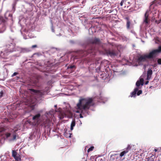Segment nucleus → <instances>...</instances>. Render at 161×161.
<instances>
[{"mask_svg": "<svg viewBox=\"0 0 161 161\" xmlns=\"http://www.w3.org/2000/svg\"><path fill=\"white\" fill-rule=\"evenodd\" d=\"M25 123H28L31 125H34L37 127H39L40 124V114H38L34 116L31 120L30 119H28Z\"/></svg>", "mask_w": 161, "mask_h": 161, "instance_id": "nucleus-3", "label": "nucleus"}, {"mask_svg": "<svg viewBox=\"0 0 161 161\" xmlns=\"http://www.w3.org/2000/svg\"><path fill=\"white\" fill-rule=\"evenodd\" d=\"M152 161H154V159H152Z\"/></svg>", "mask_w": 161, "mask_h": 161, "instance_id": "nucleus-45", "label": "nucleus"}, {"mask_svg": "<svg viewBox=\"0 0 161 161\" xmlns=\"http://www.w3.org/2000/svg\"><path fill=\"white\" fill-rule=\"evenodd\" d=\"M41 96H42V92H41Z\"/></svg>", "mask_w": 161, "mask_h": 161, "instance_id": "nucleus-43", "label": "nucleus"}, {"mask_svg": "<svg viewBox=\"0 0 161 161\" xmlns=\"http://www.w3.org/2000/svg\"><path fill=\"white\" fill-rule=\"evenodd\" d=\"M158 53L156 49L152 50L150 52L148 55H147V56L148 58H153L154 56Z\"/></svg>", "mask_w": 161, "mask_h": 161, "instance_id": "nucleus-15", "label": "nucleus"}, {"mask_svg": "<svg viewBox=\"0 0 161 161\" xmlns=\"http://www.w3.org/2000/svg\"><path fill=\"white\" fill-rule=\"evenodd\" d=\"M18 74V73L17 72H14L13 73V74L12 75V76H15L17 74Z\"/></svg>", "mask_w": 161, "mask_h": 161, "instance_id": "nucleus-33", "label": "nucleus"}, {"mask_svg": "<svg viewBox=\"0 0 161 161\" xmlns=\"http://www.w3.org/2000/svg\"><path fill=\"white\" fill-rule=\"evenodd\" d=\"M126 161H130V160H127Z\"/></svg>", "mask_w": 161, "mask_h": 161, "instance_id": "nucleus-44", "label": "nucleus"}, {"mask_svg": "<svg viewBox=\"0 0 161 161\" xmlns=\"http://www.w3.org/2000/svg\"><path fill=\"white\" fill-rule=\"evenodd\" d=\"M105 53L108 56H110L111 57H114L117 55V52L115 50L107 49L105 50Z\"/></svg>", "mask_w": 161, "mask_h": 161, "instance_id": "nucleus-6", "label": "nucleus"}, {"mask_svg": "<svg viewBox=\"0 0 161 161\" xmlns=\"http://www.w3.org/2000/svg\"><path fill=\"white\" fill-rule=\"evenodd\" d=\"M18 137L17 135V134L16 133L14 132L13 135V138L10 139L9 140V141H14V140H16L17 137Z\"/></svg>", "mask_w": 161, "mask_h": 161, "instance_id": "nucleus-21", "label": "nucleus"}, {"mask_svg": "<svg viewBox=\"0 0 161 161\" xmlns=\"http://www.w3.org/2000/svg\"><path fill=\"white\" fill-rule=\"evenodd\" d=\"M44 64L46 66V70L44 71H48L50 72L52 71H55L56 70V68L54 66V64L50 61H45L44 62Z\"/></svg>", "mask_w": 161, "mask_h": 161, "instance_id": "nucleus-4", "label": "nucleus"}, {"mask_svg": "<svg viewBox=\"0 0 161 161\" xmlns=\"http://www.w3.org/2000/svg\"><path fill=\"white\" fill-rule=\"evenodd\" d=\"M155 22L157 23V24H159L160 22L159 21H157V20H156Z\"/></svg>", "mask_w": 161, "mask_h": 161, "instance_id": "nucleus-37", "label": "nucleus"}, {"mask_svg": "<svg viewBox=\"0 0 161 161\" xmlns=\"http://www.w3.org/2000/svg\"><path fill=\"white\" fill-rule=\"evenodd\" d=\"M102 65H103V64H100V66L98 67V68H97L96 70V71L97 72H99V71H101V66H102Z\"/></svg>", "mask_w": 161, "mask_h": 161, "instance_id": "nucleus-28", "label": "nucleus"}, {"mask_svg": "<svg viewBox=\"0 0 161 161\" xmlns=\"http://www.w3.org/2000/svg\"><path fill=\"white\" fill-rule=\"evenodd\" d=\"M153 73L152 70L151 69H149L147 72V79H148L151 77Z\"/></svg>", "mask_w": 161, "mask_h": 161, "instance_id": "nucleus-22", "label": "nucleus"}, {"mask_svg": "<svg viewBox=\"0 0 161 161\" xmlns=\"http://www.w3.org/2000/svg\"><path fill=\"white\" fill-rule=\"evenodd\" d=\"M159 5H161V0H154L151 3L149 7L150 10H155L157 7Z\"/></svg>", "mask_w": 161, "mask_h": 161, "instance_id": "nucleus-5", "label": "nucleus"}, {"mask_svg": "<svg viewBox=\"0 0 161 161\" xmlns=\"http://www.w3.org/2000/svg\"><path fill=\"white\" fill-rule=\"evenodd\" d=\"M138 90V88H136L134 89V91L132 92L130 95V97H135L136 96V92H137V91Z\"/></svg>", "mask_w": 161, "mask_h": 161, "instance_id": "nucleus-19", "label": "nucleus"}, {"mask_svg": "<svg viewBox=\"0 0 161 161\" xmlns=\"http://www.w3.org/2000/svg\"><path fill=\"white\" fill-rule=\"evenodd\" d=\"M83 53L82 54V56H86L87 54L89 53L94 52V50L93 48H91L88 50H86L84 51H82L81 52Z\"/></svg>", "mask_w": 161, "mask_h": 161, "instance_id": "nucleus-12", "label": "nucleus"}, {"mask_svg": "<svg viewBox=\"0 0 161 161\" xmlns=\"http://www.w3.org/2000/svg\"><path fill=\"white\" fill-rule=\"evenodd\" d=\"M155 42L156 43H158L160 42V39L158 37H156L155 39Z\"/></svg>", "mask_w": 161, "mask_h": 161, "instance_id": "nucleus-25", "label": "nucleus"}, {"mask_svg": "<svg viewBox=\"0 0 161 161\" xmlns=\"http://www.w3.org/2000/svg\"><path fill=\"white\" fill-rule=\"evenodd\" d=\"M155 19V18L154 17H152V20H154V19Z\"/></svg>", "mask_w": 161, "mask_h": 161, "instance_id": "nucleus-38", "label": "nucleus"}, {"mask_svg": "<svg viewBox=\"0 0 161 161\" xmlns=\"http://www.w3.org/2000/svg\"><path fill=\"white\" fill-rule=\"evenodd\" d=\"M5 136L6 137L8 138L10 136L11 134L10 133L7 132L5 133Z\"/></svg>", "mask_w": 161, "mask_h": 161, "instance_id": "nucleus-26", "label": "nucleus"}, {"mask_svg": "<svg viewBox=\"0 0 161 161\" xmlns=\"http://www.w3.org/2000/svg\"><path fill=\"white\" fill-rule=\"evenodd\" d=\"M158 63L159 64H161V58H159L158 60Z\"/></svg>", "mask_w": 161, "mask_h": 161, "instance_id": "nucleus-32", "label": "nucleus"}, {"mask_svg": "<svg viewBox=\"0 0 161 161\" xmlns=\"http://www.w3.org/2000/svg\"><path fill=\"white\" fill-rule=\"evenodd\" d=\"M125 19L127 20L126 26L127 29H129L130 28L131 22L128 17H126L125 18Z\"/></svg>", "mask_w": 161, "mask_h": 161, "instance_id": "nucleus-16", "label": "nucleus"}, {"mask_svg": "<svg viewBox=\"0 0 161 161\" xmlns=\"http://www.w3.org/2000/svg\"><path fill=\"white\" fill-rule=\"evenodd\" d=\"M10 47H8V48L7 49L4 50L3 52V54L4 55V57H5L10 53H11L14 51V47L12 45H10Z\"/></svg>", "mask_w": 161, "mask_h": 161, "instance_id": "nucleus-8", "label": "nucleus"}, {"mask_svg": "<svg viewBox=\"0 0 161 161\" xmlns=\"http://www.w3.org/2000/svg\"><path fill=\"white\" fill-rule=\"evenodd\" d=\"M80 118H83V116H82L81 114H80Z\"/></svg>", "mask_w": 161, "mask_h": 161, "instance_id": "nucleus-40", "label": "nucleus"}, {"mask_svg": "<svg viewBox=\"0 0 161 161\" xmlns=\"http://www.w3.org/2000/svg\"><path fill=\"white\" fill-rule=\"evenodd\" d=\"M137 94L138 96H139V95H140L142 93V90H138V91H137Z\"/></svg>", "mask_w": 161, "mask_h": 161, "instance_id": "nucleus-30", "label": "nucleus"}, {"mask_svg": "<svg viewBox=\"0 0 161 161\" xmlns=\"http://www.w3.org/2000/svg\"><path fill=\"white\" fill-rule=\"evenodd\" d=\"M75 119H74L73 120L71 124L70 130H71L73 129V128L75 126Z\"/></svg>", "mask_w": 161, "mask_h": 161, "instance_id": "nucleus-23", "label": "nucleus"}, {"mask_svg": "<svg viewBox=\"0 0 161 161\" xmlns=\"http://www.w3.org/2000/svg\"><path fill=\"white\" fill-rule=\"evenodd\" d=\"M93 104L92 98H80L76 105V108L78 110L76 112L83 113V111H87L89 110Z\"/></svg>", "mask_w": 161, "mask_h": 161, "instance_id": "nucleus-1", "label": "nucleus"}, {"mask_svg": "<svg viewBox=\"0 0 161 161\" xmlns=\"http://www.w3.org/2000/svg\"><path fill=\"white\" fill-rule=\"evenodd\" d=\"M113 11V10H108V13H111Z\"/></svg>", "mask_w": 161, "mask_h": 161, "instance_id": "nucleus-36", "label": "nucleus"}, {"mask_svg": "<svg viewBox=\"0 0 161 161\" xmlns=\"http://www.w3.org/2000/svg\"><path fill=\"white\" fill-rule=\"evenodd\" d=\"M29 90L31 91L32 93L37 94L39 92V91L33 89H29Z\"/></svg>", "mask_w": 161, "mask_h": 161, "instance_id": "nucleus-24", "label": "nucleus"}, {"mask_svg": "<svg viewBox=\"0 0 161 161\" xmlns=\"http://www.w3.org/2000/svg\"><path fill=\"white\" fill-rule=\"evenodd\" d=\"M156 50L158 53L161 52V46L158 47V49H156Z\"/></svg>", "mask_w": 161, "mask_h": 161, "instance_id": "nucleus-27", "label": "nucleus"}, {"mask_svg": "<svg viewBox=\"0 0 161 161\" xmlns=\"http://www.w3.org/2000/svg\"><path fill=\"white\" fill-rule=\"evenodd\" d=\"M89 43L92 44L100 45L101 43V42L99 38L95 37L91 38L88 40Z\"/></svg>", "mask_w": 161, "mask_h": 161, "instance_id": "nucleus-7", "label": "nucleus"}, {"mask_svg": "<svg viewBox=\"0 0 161 161\" xmlns=\"http://www.w3.org/2000/svg\"><path fill=\"white\" fill-rule=\"evenodd\" d=\"M149 82V81H147L146 82H145V84L146 85H147V84H148V83Z\"/></svg>", "mask_w": 161, "mask_h": 161, "instance_id": "nucleus-39", "label": "nucleus"}, {"mask_svg": "<svg viewBox=\"0 0 161 161\" xmlns=\"http://www.w3.org/2000/svg\"><path fill=\"white\" fill-rule=\"evenodd\" d=\"M143 79H141L140 80H138L136 83V86L138 87L140 85H143Z\"/></svg>", "mask_w": 161, "mask_h": 161, "instance_id": "nucleus-18", "label": "nucleus"}, {"mask_svg": "<svg viewBox=\"0 0 161 161\" xmlns=\"http://www.w3.org/2000/svg\"><path fill=\"white\" fill-rule=\"evenodd\" d=\"M94 148V146H91L90 148H89L88 149V150H87L88 152L89 153L90 151H92Z\"/></svg>", "mask_w": 161, "mask_h": 161, "instance_id": "nucleus-29", "label": "nucleus"}, {"mask_svg": "<svg viewBox=\"0 0 161 161\" xmlns=\"http://www.w3.org/2000/svg\"><path fill=\"white\" fill-rule=\"evenodd\" d=\"M69 117H72V115L71 113L70 112V111L69 112Z\"/></svg>", "mask_w": 161, "mask_h": 161, "instance_id": "nucleus-34", "label": "nucleus"}, {"mask_svg": "<svg viewBox=\"0 0 161 161\" xmlns=\"http://www.w3.org/2000/svg\"><path fill=\"white\" fill-rule=\"evenodd\" d=\"M131 148V146L130 145H128L127 148L125 150L122 152L120 154V157H122L124 156L126 153H128L129 150H130Z\"/></svg>", "mask_w": 161, "mask_h": 161, "instance_id": "nucleus-13", "label": "nucleus"}, {"mask_svg": "<svg viewBox=\"0 0 161 161\" xmlns=\"http://www.w3.org/2000/svg\"><path fill=\"white\" fill-rule=\"evenodd\" d=\"M58 116L60 119H62L66 116L65 113L61 112L59 113Z\"/></svg>", "mask_w": 161, "mask_h": 161, "instance_id": "nucleus-20", "label": "nucleus"}, {"mask_svg": "<svg viewBox=\"0 0 161 161\" xmlns=\"http://www.w3.org/2000/svg\"><path fill=\"white\" fill-rule=\"evenodd\" d=\"M3 94V91H2L0 92V98L2 97Z\"/></svg>", "mask_w": 161, "mask_h": 161, "instance_id": "nucleus-31", "label": "nucleus"}, {"mask_svg": "<svg viewBox=\"0 0 161 161\" xmlns=\"http://www.w3.org/2000/svg\"><path fill=\"white\" fill-rule=\"evenodd\" d=\"M131 2L132 1L131 0H122L120 4L121 6H122L123 3H124L125 5V8L126 6L127 8H128L131 4Z\"/></svg>", "mask_w": 161, "mask_h": 161, "instance_id": "nucleus-11", "label": "nucleus"}, {"mask_svg": "<svg viewBox=\"0 0 161 161\" xmlns=\"http://www.w3.org/2000/svg\"><path fill=\"white\" fill-rule=\"evenodd\" d=\"M147 58V55H142L138 57L137 61L138 63L145 61Z\"/></svg>", "mask_w": 161, "mask_h": 161, "instance_id": "nucleus-14", "label": "nucleus"}, {"mask_svg": "<svg viewBox=\"0 0 161 161\" xmlns=\"http://www.w3.org/2000/svg\"><path fill=\"white\" fill-rule=\"evenodd\" d=\"M76 66L74 65H69L67 69L69 71L72 72L76 69Z\"/></svg>", "mask_w": 161, "mask_h": 161, "instance_id": "nucleus-17", "label": "nucleus"}, {"mask_svg": "<svg viewBox=\"0 0 161 161\" xmlns=\"http://www.w3.org/2000/svg\"><path fill=\"white\" fill-rule=\"evenodd\" d=\"M12 156L14 158L15 161H20L21 158L20 156L15 150L12 151Z\"/></svg>", "mask_w": 161, "mask_h": 161, "instance_id": "nucleus-9", "label": "nucleus"}, {"mask_svg": "<svg viewBox=\"0 0 161 161\" xmlns=\"http://www.w3.org/2000/svg\"><path fill=\"white\" fill-rule=\"evenodd\" d=\"M55 118L53 111H50L45 114V119L43 120V124L44 127H47L50 130V127L53 125Z\"/></svg>", "mask_w": 161, "mask_h": 161, "instance_id": "nucleus-2", "label": "nucleus"}, {"mask_svg": "<svg viewBox=\"0 0 161 161\" xmlns=\"http://www.w3.org/2000/svg\"><path fill=\"white\" fill-rule=\"evenodd\" d=\"M37 47V46L36 45H34L32 46L31 47L32 48H34L36 47Z\"/></svg>", "mask_w": 161, "mask_h": 161, "instance_id": "nucleus-35", "label": "nucleus"}, {"mask_svg": "<svg viewBox=\"0 0 161 161\" xmlns=\"http://www.w3.org/2000/svg\"><path fill=\"white\" fill-rule=\"evenodd\" d=\"M57 107V105H55L54 106V107H55V108H56V107Z\"/></svg>", "mask_w": 161, "mask_h": 161, "instance_id": "nucleus-42", "label": "nucleus"}, {"mask_svg": "<svg viewBox=\"0 0 161 161\" xmlns=\"http://www.w3.org/2000/svg\"><path fill=\"white\" fill-rule=\"evenodd\" d=\"M154 151L156 152H157L158 151V149H155L154 150Z\"/></svg>", "mask_w": 161, "mask_h": 161, "instance_id": "nucleus-41", "label": "nucleus"}, {"mask_svg": "<svg viewBox=\"0 0 161 161\" xmlns=\"http://www.w3.org/2000/svg\"><path fill=\"white\" fill-rule=\"evenodd\" d=\"M150 11H152V10H150L149 8V10H147L146 11L144 14V17L143 21L146 24H148L149 21V12Z\"/></svg>", "mask_w": 161, "mask_h": 161, "instance_id": "nucleus-10", "label": "nucleus"}]
</instances>
